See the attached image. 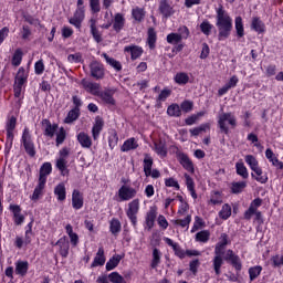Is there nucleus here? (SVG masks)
Masks as SVG:
<instances>
[{"label": "nucleus", "instance_id": "obj_7", "mask_svg": "<svg viewBox=\"0 0 283 283\" xmlns=\"http://www.w3.org/2000/svg\"><path fill=\"white\" fill-rule=\"evenodd\" d=\"M20 143L30 158L36 156V146L34 145V139H32V134H30V128L24 127Z\"/></svg>", "mask_w": 283, "mask_h": 283}, {"label": "nucleus", "instance_id": "obj_54", "mask_svg": "<svg viewBox=\"0 0 283 283\" xmlns=\"http://www.w3.org/2000/svg\"><path fill=\"white\" fill-rule=\"evenodd\" d=\"M174 81L177 85H187L189 83V74L186 72L176 73Z\"/></svg>", "mask_w": 283, "mask_h": 283}, {"label": "nucleus", "instance_id": "obj_24", "mask_svg": "<svg viewBox=\"0 0 283 283\" xmlns=\"http://www.w3.org/2000/svg\"><path fill=\"white\" fill-rule=\"evenodd\" d=\"M45 185H48V181L43 179H38V185L35 186L33 193L31 196V200L36 202V200L41 199V196H43V191H45Z\"/></svg>", "mask_w": 283, "mask_h": 283}, {"label": "nucleus", "instance_id": "obj_18", "mask_svg": "<svg viewBox=\"0 0 283 283\" xmlns=\"http://www.w3.org/2000/svg\"><path fill=\"white\" fill-rule=\"evenodd\" d=\"M115 93L116 92L112 88H105L104 91L99 92L97 97L101 98V101H103L105 105L114 106L116 105V99L114 98Z\"/></svg>", "mask_w": 283, "mask_h": 283}, {"label": "nucleus", "instance_id": "obj_26", "mask_svg": "<svg viewBox=\"0 0 283 283\" xmlns=\"http://www.w3.org/2000/svg\"><path fill=\"white\" fill-rule=\"evenodd\" d=\"M251 30L258 32V34H264L266 32V24L260 19V17H253L250 25Z\"/></svg>", "mask_w": 283, "mask_h": 283}, {"label": "nucleus", "instance_id": "obj_64", "mask_svg": "<svg viewBox=\"0 0 283 283\" xmlns=\"http://www.w3.org/2000/svg\"><path fill=\"white\" fill-rule=\"evenodd\" d=\"M167 43H169L170 45H178V43H180L181 40V35H179L178 33H169L166 38Z\"/></svg>", "mask_w": 283, "mask_h": 283}, {"label": "nucleus", "instance_id": "obj_23", "mask_svg": "<svg viewBox=\"0 0 283 283\" xmlns=\"http://www.w3.org/2000/svg\"><path fill=\"white\" fill-rule=\"evenodd\" d=\"M156 218H158V211L155 208H150L145 218V229L147 231H151V228L156 224Z\"/></svg>", "mask_w": 283, "mask_h": 283}, {"label": "nucleus", "instance_id": "obj_59", "mask_svg": "<svg viewBox=\"0 0 283 283\" xmlns=\"http://www.w3.org/2000/svg\"><path fill=\"white\" fill-rule=\"evenodd\" d=\"M171 96V90L170 88H164L160 91L159 95L156 98L157 105H161V103H165Z\"/></svg>", "mask_w": 283, "mask_h": 283}, {"label": "nucleus", "instance_id": "obj_32", "mask_svg": "<svg viewBox=\"0 0 283 283\" xmlns=\"http://www.w3.org/2000/svg\"><path fill=\"white\" fill-rule=\"evenodd\" d=\"M158 41V34L156 29L149 28L147 31V45L149 50H156V42Z\"/></svg>", "mask_w": 283, "mask_h": 283}, {"label": "nucleus", "instance_id": "obj_37", "mask_svg": "<svg viewBox=\"0 0 283 283\" xmlns=\"http://www.w3.org/2000/svg\"><path fill=\"white\" fill-rule=\"evenodd\" d=\"M50 174H52V163L45 161L40 167L39 179L48 181V176H50Z\"/></svg>", "mask_w": 283, "mask_h": 283}, {"label": "nucleus", "instance_id": "obj_58", "mask_svg": "<svg viewBox=\"0 0 283 283\" xmlns=\"http://www.w3.org/2000/svg\"><path fill=\"white\" fill-rule=\"evenodd\" d=\"M219 218L221 220H229L231 218V205L224 203L219 211Z\"/></svg>", "mask_w": 283, "mask_h": 283}, {"label": "nucleus", "instance_id": "obj_51", "mask_svg": "<svg viewBox=\"0 0 283 283\" xmlns=\"http://www.w3.org/2000/svg\"><path fill=\"white\" fill-rule=\"evenodd\" d=\"M210 238H211V232L209 230H201L197 232L195 235L196 242H202L203 244L209 242Z\"/></svg>", "mask_w": 283, "mask_h": 283}, {"label": "nucleus", "instance_id": "obj_62", "mask_svg": "<svg viewBox=\"0 0 283 283\" xmlns=\"http://www.w3.org/2000/svg\"><path fill=\"white\" fill-rule=\"evenodd\" d=\"M118 145V133L116 129L111 130L108 136V147L109 149H114Z\"/></svg>", "mask_w": 283, "mask_h": 283}, {"label": "nucleus", "instance_id": "obj_2", "mask_svg": "<svg viewBox=\"0 0 283 283\" xmlns=\"http://www.w3.org/2000/svg\"><path fill=\"white\" fill-rule=\"evenodd\" d=\"M41 126L43 129V136L45 138H53L55 136V146L61 147L63 143L67 139V130L65 127L61 126L59 128L57 123H53L49 118H44L41 120Z\"/></svg>", "mask_w": 283, "mask_h": 283}, {"label": "nucleus", "instance_id": "obj_41", "mask_svg": "<svg viewBox=\"0 0 283 283\" xmlns=\"http://www.w3.org/2000/svg\"><path fill=\"white\" fill-rule=\"evenodd\" d=\"M80 117H81V109L71 108L69 111L66 117L64 118V123L66 125H70L72 123H74L75 120H78Z\"/></svg>", "mask_w": 283, "mask_h": 283}, {"label": "nucleus", "instance_id": "obj_29", "mask_svg": "<svg viewBox=\"0 0 283 283\" xmlns=\"http://www.w3.org/2000/svg\"><path fill=\"white\" fill-rule=\"evenodd\" d=\"M146 15L147 11H145V8L135 7L132 9V19H134L135 23H143Z\"/></svg>", "mask_w": 283, "mask_h": 283}, {"label": "nucleus", "instance_id": "obj_35", "mask_svg": "<svg viewBox=\"0 0 283 283\" xmlns=\"http://www.w3.org/2000/svg\"><path fill=\"white\" fill-rule=\"evenodd\" d=\"M125 258V254H114L107 262H106V271H114L118 264H120V260Z\"/></svg>", "mask_w": 283, "mask_h": 283}, {"label": "nucleus", "instance_id": "obj_40", "mask_svg": "<svg viewBox=\"0 0 283 283\" xmlns=\"http://www.w3.org/2000/svg\"><path fill=\"white\" fill-rule=\"evenodd\" d=\"M175 255L180 260H185V258H192V255H200L198 250H184V249H174Z\"/></svg>", "mask_w": 283, "mask_h": 283}, {"label": "nucleus", "instance_id": "obj_6", "mask_svg": "<svg viewBox=\"0 0 283 283\" xmlns=\"http://www.w3.org/2000/svg\"><path fill=\"white\" fill-rule=\"evenodd\" d=\"M30 73L25 71V67H19L15 77H14V85H13V94L15 98H21V92H23L24 85L28 84V78Z\"/></svg>", "mask_w": 283, "mask_h": 283}, {"label": "nucleus", "instance_id": "obj_14", "mask_svg": "<svg viewBox=\"0 0 283 283\" xmlns=\"http://www.w3.org/2000/svg\"><path fill=\"white\" fill-rule=\"evenodd\" d=\"M223 260L231 264L237 273H240V271H242V261L240 260V256L238 254L233 253V250H228Z\"/></svg>", "mask_w": 283, "mask_h": 283}, {"label": "nucleus", "instance_id": "obj_5", "mask_svg": "<svg viewBox=\"0 0 283 283\" xmlns=\"http://www.w3.org/2000/svg\"><path fill=\"white\" fill-rule=\"evenodd\" d=\"M227 123L232 129H235V127H238V119L235 118V115H233V113L220 114L217 122L220 133L229 136V126H227Z\"/></svg>", "mask_w": 283, "mask_h": 283}, {"label": "nucleus", "instance_id": "obj_39", "mask_svg": "<svg viewBox=\"0 0 283 283\" xmlns=\"http://www.w3.org/2000/svg\"><path fill=\"white\" fill-rule=\"evenodd\" d=\"M138 147V140L135 137H130L124 142L120 147V151L127 153L136 149Z\"/></svg>", "mask_w": 283, "mask_h": 283}, {"label": "nucleus", "instance_id": "obj_49", "mask_svg": "<svg viewBox=\"0 0 283 283\" xmlns=\"http://www.w3.org/2000/svg\"><path fill=\"white\" fill-rule=\"evenodd\" d=\"M175 227H181V229H186L189 231V226L191 224V214H188L185 219H176L172 221Z\"/></svg>", "mask_w": 283, "mask_h": 283}, {"label": "nucleus", "instance_id": "obj_44", "mask_svg": "<svg viewBox=\"0 0 283 283\" xmlns=\"http://www.w3.org/2000/svg\"><path fill=\"white\" fill-rule=\"evenodd\" d=\"M234 28L237 32V38L242 39L244 36V22L242 20V17H235L234 19Z\"/></svg>", "mask_w": 283, "mask_h": 283}, {"label": "nucleus", "instance_id": "obj_12", "mask_svg": "<svg viewBox=\"0 0 283 283\" xmlns=\"http://www.w3.org/2000/svg\"><path fill=\"white\" fill-rule=\"evenodd\" d=\"M117 196L120 202H127L129 200H134L136 196H138V190L132 186L123 185L118 189Z\"/></svg>", "mask_w": 283, "mask_h": 283}, {"label": "nucleus", "instance_id": "obj_30", "mask_svg": "<svg viewBox=\"0 0 283 283\" xmlns=\"http://www.w3.org/2000/svg\"><path fill=\"white\" fill-rule=\"evenodd\" d=\"M90 28H91V34H92L95 43H102L103 34L101 33V31H98V28L96 27V19L92 18L90 20Z\"/></svg>", "mask_w": 283, "mask_h": 283}, {"label": "nucleus", "instance_id": "obj_38", "mask_svg": "<svg viewBox=\"0 0 283 283\" xmlns=\"http://www.w3.org/2000/svg\"><path fill=\"white\" fill-rule=\"evenodd\" d=\"M102 56H103V59H105L107 65L113 67V70H115V72H120L123 70V64H120V61L108 56L107 53H103Z\"/></svg>", "mask_w": 283, "mask_h": 283}, {"label": "nucleus", "instance_id": "obj_47", "mask_svg": "<svg viewBox=\"0 0 283 283\" xmlns=\"http://www.w3.org/2000/svg\"><path fill=\"white\" fill-rule=\"evenodd\" d=\"M123 229V226L120 224V220L113 218L109 221V231L113 235H118Z\"/></svg>", "mask_w": 283, "mask_h": 283}, {"label": "nucleus", "instance_id": "obj_55", "mask_svg": "<svg viewBox=\"0 0 283 283\" xmlns=\"http://www.w3.org/2000/svg\"><path fill=\"white\" fill-rule=\"evenodd\" d=\"M235 169H237L238 176H241V178H243L244 180L249 178V170L247 169V166H244V163L238 161L235 164Z\"/></svg>", "mask_w": 283, "mask_h": 283}, {"label": "nucleus", "instance_id": "obj_4", "mask_svg": "<svg viewBox=\"0 0 283 283\" xmlns=\"http://www.w3.org/2000/svg\"><path fill=\"white\" fill-rule=\"evenodd\" d=\"M244 160L247 165L250 167L252 171L251 176L256 182H260L261 185H266L269 182V175L264 174L262 171V168L260 167V161H258V158L253 155H247L244 157Z\"/></svg>", "mask_w": 283, "mask_h": 283}, {"label": "nucleus", "instance_id": "obj_61", "mask_svg": "<svg viewBox=\"0 0 283 283\" xmlns=\"http://www.w3.org/2000/svg\"><path fill=\"white\" fill-rule=\"evenodd\" d=\"M248 272H249L250 282H253L258 280V276L262 273V266L261 265L251 266Z\"/></svg>", "mask_w": 283, "mask_h": 283}, {"label": "nucleus", "instance_id": "obj_15", "mask_svg": "<svg viewBox=\"0 0 283 283\" xmlns=\"http://www.w3.org/2000/svg\"><path fill=\"white\" fill-rule=\"evenodd\" d=\"M83 21H85V9H76L73 17L69 19V23L76 30L83 28Z\"/></svg>", "mask_w": 283, "mask_h": 283}, {"label": "nucleus", "instance_id": "obj_13", "mask_svg": "<svg viewBox=\"0 0 283 283\" xmlns=\"http://www.w3.org/2000/svg\"><path fill=\"white\" fill-rule=\"evenodd\" d=\"M91 76L95 81H103L105 78V65L98 61H93L88 65Z\"/></svg>", "mask_w": 283, "mask_h": 283}, {"label": "nucleus", "instance_id": "obj_3", "mask_svg": "<svg viewBox=\"0 0 283 283\" xmlns=\"http://www.w3.org/2000/svg\"><path fill=\"white\" fill-rule=\"evenodd\" d=\"M260 207H262V199L258 197L251 201L249 209L244 211V220L249 221L254 216V224H258V227H262V224H264V217L262 216V211L258 210L260 209Z\"/></svg>", "mask_w": 283, "mask_h": 283}, {"label": "nucleus", "instance_id": "obj_22", "mask_svg": "<svg viewBox=\"0 0 283 283\" xmlns=\"http://www.w3.org/2000/svg\"><path fill=\"white\" fill-rule=\"evenodd\" d=\"M81 85L92 96H98L101 94V84L82 80Z\"/></svg>", "mask_w": 283, "mask_h": 283}, {"label": "nucleus", "instance_id": "obj_33", "mask_svg": "<svg viewBox=\"0 0 283 283\" xmlns=\"http://www.w3.org/2000/svg\"><path fill=\"white\" fill-rule=\"evenodd\" d=\"M124 52L130 53L132 61H136V59H140L143 56V49L138 45L125 46Z\"/></svg>", "mask_w": 283, "mask_h": 283}, {"label": "nucleus", "instance_id": "obj_46", "mask_svg": "<svg viewBox=\"0 0 283 283\" xmlns=\"http://www.w3.org/2000/svg\"><path fill=\"white\" fill-rule=\"evenodd\" d=\"M65 231L71 240L72 247H76V244H78V234L74 232V228L72 227V224L67 223L65 226Z\"/></svg>", "mask_w": 283, "mask_h": 283}, {"label": "nucleus", "instance_id": "obj_42", "mask_svg": "<svg viewBox=\"0 0 283 283\" xmlns=\"http://www.w3.org/2000/svg\"><path fill=\"white\" fill-rule=\"evenodd\" d=\"M14 129H17V116L12 115L6 123L7 136H14Z\"/></svg>", "mask_w": 283, "mask_h": 283}, {"label": "nucleus", "instance_id": "obj_36", "mask_svg": "<svg viewBox=\"0 0 283 283\" xmlns=\"http://www.w3.org/2000/svg\"><path fill=\"white\" fill-rule=\"evenodd\" d=\"M30 265L28 261H18L15 263V275H20V277H25L28 275V270Z\"/></svg>", "mask_w": 283, "mask_h": 283}, {"label": "nucleus", "instance_id": "obj_43", "mask_svg": "<svg viewBox=\"0 0 283 283\" xmlns=\"http://www.w3.org/2000/svg\"><path fill=\"white\" fill-rule=\"evenodd\" d=\"M105 250L99 249L91 264V266L95 268V266H104L105 265Z\"/></svg>", "mask_w": 283, "mask_h": 283}, {"label": "nucleus", "instance_id": "obj_63", "mask_svg": "<svg viewBox=\"0 0 283 283\" xmlns=\"http://www.w3.org/2000/svg\"><path fill=\"white\" fill-rule=\"evenodd\" d=\"M108 281L112 283H127L125 276L120 275L118 272H112L108 274Z\"/></svg>", "mask_w": 283, "mask_h": 283}, {"label": "nucleus", "instance_id": "obj_52", "mask_svg": "<svg viewBox=\"0 0 283 283\" xmlns=\"http://www.w3.org/2000/svg\"><path fill=\"white\" fill-rule=\"evenodd\" d=\"M22 61H23V51L21 49H17L11 59V65H13V67H19Z\"/></svg>", "mask_w": 283, "mask_h": 283}, {"label": "nucleus", "instance_id": "obj_17", "mask_svg": "<svg viewBox=\"0 0 283 283\" xmlns=\"http://www.w3.org/2000/svg\"><path fill=\"white\" fill-rule=\"evenodd\" d=\"M224 253V250L222 249H216L214 250V258L212 260V266L214 269L216 275H220L222 273V264H224V260L222 259V254Z\"/></svg>", "mask_w": 283, "mask_h": 283}, {"label": "nucleus", "instance_id": "obj_21", "mask_svg": "<svg viewBox=\"0 0 283 283\" xmlns=\"http://www.w3.org/2000/svg\"><path fill=\"white\" fill-rule=\"evenodd\" d=\"M83 205H85L83 192L78 189H74L72 192V207L75 211L83 209Z\"/></svg>", "mask_w": 283, "mask_h": 283}, {"label": "nucleus", "instance_id": "obj_31", "mask_svg": "<svg viewBox=\"0 0 283 283\" xmlns=\"http://www.w3.org/2000/svg\"><path fill=\"white\" fill-rule=\"evenodd\" d=\"M54 196H56L59 202H64L67 198V190L65 189V184L60 182L54 188Z\"/></svg>", "mask_w": 283, "mask_h": 283}, {"label": "nucleus", "instance_id": "obj_19", "mask_svg": "<svg viewBox=\"0 0 283 283\" xmlns=\"http://www.w3.org/2000/svg\"><path fill=\"white\" fill-rule=\"evenodd\" d=\"M9 210L13 216V222L17 227H20L23 222H25V216L21 213V206L19 205H10Z\"/></svg>", "mask_w": 283, "mask_h": 283}, {"label": "nucleus", "instance_id": "obj_28", "mask_svg": "<svg viewBox=\"0 0 283 283\" xmlns=\"http://www.w3.org/2000/svg\"><path fill=\"white\" fill-rule=\"evenodd\" d=\"M123 28H125V15L123 13H115L113 21V30L117 34L122 32Z\"/></svg>", "mask_w": 283, "mask_h": 283}, {"label": "nucleus", "instance_id": "obj_56", "mask_svg": "<svg viewBox=\"0 0 283 283\" xmlns=\"http://www.w3.org/2000/svg\"><path fill=\"white\" fill-rule=\"evenodd\" d=\"M229 244H231V237L227 233H221L216 249H224V247H229Z\"/></svg>", "mask_w": 283, "mask_h": 283}, {"label": "nucleus", "instance_id": "obj_16", "mask_svg": "<svg viewBox=\"0 0 283 283\" xmlns=\"http://www.w3.org/2000/svg\"><path fill=\"white\" fill-rule=\"evenodd\" d=\"M158 12L163 15L164 19H169L176 14V10H174V7L169 4V0L159 1Z\"/></svg>", "mask_w": 283, "mask_h": 283}, {"label": "nucleus", "instance_id": "obj_57", "mask_svg": "<svg viewBox=\"0 0 283 283\" xmlns=\"http://www.w3.org/2000/svg\"><path fill=\"white\" fill-rule=\"evenodd\" d=\"M163 258V253L158 249L153 250V260L150 263L151 269H158V265L160 264V259Z\"/></svg>", "mask_w": 283, "mask_h": 283}, {"label": "nucleus", "instance_id": "obj_48", "mask_svg": "<svg viewBox=\"0 0 283 283\" xmlns=\"http://www.w3.org/2000/svg\"><path fill=\"white\" fill-rule=\"evenodd\" d=\"M206 227L207 222L205 221V219H202V217L200 216H196L190 233H196V231H200V229H205Z\"/></svg>", "mask_w": 283, "mask_h": 283}, {"label": "nucleus", "instance_id": "obj_25", "mask_svg": "<svg viewBox=\"0 0 283 283\" xmlns=\"http://www.w3.org/2000/svg\"><path fill=\"white\" fill-rule=\"evenodd\" d=\"M76 138H77V143L81 145V147L83 149H90L92 148V137L85 133V132H80L77 135H76Z\"/></svg>", "mask_w": 283, "mask_h": 283}, {"label": "nucleus", "instance_id": "obj_9", "mask_svg": "<svg viewBox=\"0 0 283 283\" xmlns=\"http://www.w3.org/2000/svg\"><path fill=\"white\" fill-rule=\"evenodd\" d=\"M59 159L55 163L56 169L61 172V176H70V169H67V156H70V147L65 146L59 151Z\"/></svg>", "mask_w": 283, "mask_h": 283}, {"label": "nucleus", "instance_id": "obj_20", "mask_svg": "<svg viewBox=\"0 0 283 283\" xmlns=\"http://www.w3.org/2000/svg\"><path fill=\"white\" fill-rule=\"evenodd\" d=\"M103 127H105V120L103 117L96 116L92 127L93 140H98L101 138V132H103Z\"/></svg>", "mask_w": 283, "mask_h": 283}, {"label": "nucleus", "instance_id": "obj_53", "mask_svg": "<svg viewBox=\"0 0 283 283\" xmlns=\"http://www.w3.org/2000/svg\"><path fill=\"white\" fill-rule=\"evenodd\" d=\"M33 226H34V220H31L25 227V235H24L25 244H30V242H32V239L34 238V232L32 231Z\"/></svg>", "mask_w": 283, "mask_h": 283}, {"label": "nucleus", "instance_id": "obj_10", "mask_svg": "<svg viewBox=\"0 0 283 283\" xmlns=\"http://www.w3.org/2000/svg\"><path fill=\"white\" fill-rule=\"evenodd\" d=\"M143 167H144V174L146 178H154L155 180L160 178V170L158 169H153L154 167V157L149 154L144 155V160H143Z\"/></svg>", "mask_w": 283, "mask_h": 283}, {"label": "nucleus", "instance_id": "obj_1", "mask_svg": "<svg viewBox=\"0 0 283 283\" xmlns=\"http://www.w3.org/2000/svg\"><path fill=\"white\" fill-rule=\"evenodd\" d=\"M217 12V28L219 30L218 39L219 41H224L231 36V30H233V19L229 17L227 10L222 4H219V8L216 9Z\"/></svg>", "mask_w": 283, "mask_h": 283}, {"label": "nucleus", "instance_id": "obj_8", "mask_svg": "<svg viewBox=\"0 0 283 283\" xmlns=\"http://www.w3.org/2000/svg\"><path fill=\"white\" fill-rule=\"evenodd\" d=\"M140 211V199L136 198L128 202V208L126 209V216L132 223V227L136 229L138 227V213Z\"/></svg>", "mask_w": 283, "mask_h": 283}, {"label": "nucleus", "instance_id": "obj_60", "mask_svg": "<svg viewBox=\"0 0 283 283\" xmlns=\"http://www.w3.org/2000/svg\"><path fill=\"white\" fill-rule=\"evenodd\" d=\"M202 34H205V36H210L211 35V30L213 29V24H211V22H209V20H203L200 25H199Z\"/></svg>", "mask_w": 283, "mask_h": 283}, {"label": "nucleus", "instance_id": "obj_50", "mask_svg": "<svg viewBox=\"0 0 283 283\" xmlns=\"http://www.w3.org/2000/svg\"><path fill=\"white\" fill-rule=\"evenodd\" d=\"M244 189H247V181H233L230 188L231 193L234 195L242 193Z\"/></svg>", "mask_w": 283, "mask_h": 283}, {"label": "nucleus", "instance_id": "obj_27", "mask_svg": "<svg viewBox=\"0 0 283 283\" xmlns=\"http://www.w3.org/2000/svg\"><path fill=\"white\" fill-rule=\"evenodd\" d=\"M184 178L186 180V187L190 192L191 198H193V200H198V193L196 192V181H193V178L187 172L184 174Z\"/></svg>", "mask_w": 283, "mask_h": 283}, {"label": "nucleus", "instance_id": "obj_45", "mask_svg": "<svg viewBox=\"0 0 283 283\" xmlns=\"http://www.w3.org/2000/svg\"><path fill=\"white\" fill-rule=\"evenodd\" d=\"M167 114L172 118H180L182 116V109L180 108V105L171 104L167 108Z\"/></svg>", "mask_w": 283, "mask_h": 283}, {"label": "nucleus", "instance_id": "obj_11", "mask_svg": "<svg viewBox=\"0 0 283 283\" xmlns=\"http://www.w3.org/2000/svg\"><path fill=\"white\" fill-rule=\"evenodd\" d=\"M175 154L179 165H181V167L186 171H188V174H196V166L193 165V160L189 158V155H187V153H184L177 148V151Z\"/></svg>", "mask_w": 283, "mask_h": 283}, {"label": "nucleus", "instance_id": "obj_34", "mask_svg": "<svg viewBox=\"0 0 283 283\" xmlns=\"http://www.w3.org/2000/svg\"><path fill=\"white\" fill-rule=\"evenodd\" d=\"M154 151L160 158H167V144L163 140L154 142Z\"/></svg>", "mask_w": 283, "mask_h": 283}]
</instances>
